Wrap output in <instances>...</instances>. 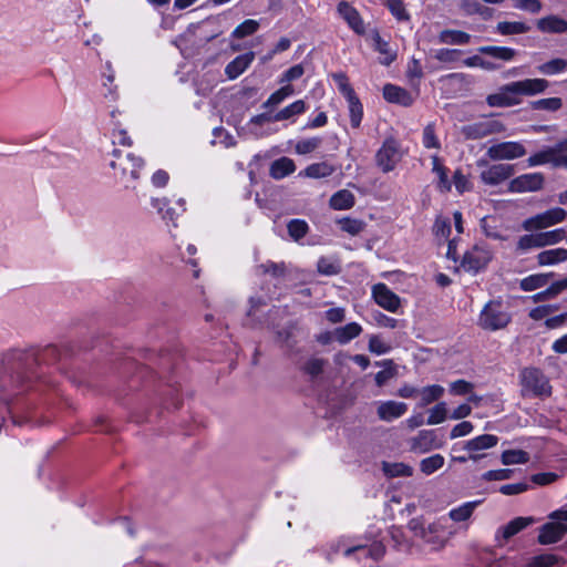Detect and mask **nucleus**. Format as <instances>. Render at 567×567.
Here are the masks:
<instances>
[{
    "label": "nucleus",
    "instance_id": "a18cd8bd",
    "mask_svg": "<svg viewBox=\"0 0 567 567\" xmlns=\"http://www.w3.org/2000/svg\"><path fill=\"white\" fill-rule=\"evenodd\" d=\"M368 348L371 353L382 355L389 353L392 349V346L380 336L373 334L369 338Z\"/></svg>",
    "mask_w": 567,
    "mask_h": 567
},
{
    "label": "nucleus",
    "instance_id": "a211bd4d",
    "mask_svg": "<svg viewBox=\"0 0 567 567\" xmlns=\"http://www.w3.org/2000/svg\"><path fill=\"white\" fill-rule=\"evenodd\" d=\"M342 553L346 557H349L352 554H357L358 558L361 557L364 558H371L373 560H379L381 557H383L385 553V548L381 542H373L372 544L368 545H355L352 547H346L342 549Z\"/></svg>",
    "mask_w": 567,
    "mask_h": 567
},
{
    "label": "nucleus",
    "instance_id": "c756f323",
    "mask_svg": "<svg viewBox=\"0 0 567 567\" xmlns=\"http://www.w3.org/2000/svg\"><path fill=\"white\" fill-rule=\"evenodd\" d=\"M481 504H482L481 499L463 503L458 507L452 508L449 512V516L453 522H456V523L465 522L472 516L475 508L477 506H480Z\"/></svg>",
    "mask_w": 567,
    "mask_h": 567
},
{
    "label": "nucleus",
    "instance_id": "09e8293b",
    "mask_svg": "<svg viewBox=\"0 0 567 567\" xmlns=\"http://www.w3.org/2000/svg\"><path fill=\"white\" fill-rule=\"evenodd\" d=\"M287 228H288L289 236L296 241L303 238L309 229L308 224L302 219L290 220L288 223Z\"/></svg>",
    "mask_w": 567,
    "mask_h": 567
},
{
    "label": "nucleus",
    "instance_id": "e2e57ef3",
    "mask_svg": "<svg viewBox=\"0 0 567 567\" xmlns=\"http://www.w3.org/2000/svg\"><path fill=\"white\" fill-rule=\"evenodd\" d=\"M474 430V425L470 421H462L453 426L450 432V439L454 440L457 437L466 436Z\"/></svg>",
    "mask_w": 567,
    "mask_h": 567
},
{
    "label": "nucleus",
    "instance_id": "423d86ee",
    "mask_svg": "<svg viewBox=\"0 0 567 567\" xmlns=\"http://www.w3.org/2000/svg\"><path fill=\"white\" fill-rule=\"evenodd\" d=\"M498 443V437L492 434H482L468 441L456 443L452 446V452L456 453L460 451H466L470 453V457L472 461H478L485 455L482 451L489 450L496 446Z\"/></svg>",
    "mask_w": 567,
    "mask_h": 567
},
{
    "label": "nucleus",
    "instance_id": "5701e85b",
    "mask_svg": "<svg viewBox=\"0 0 567 567\" xmlns=\"http://www.w3.org/2000/svg\"><path fill=\"white\" fill-rule=\"evenodd\" d=\"M307 111V104L303 100H297L286 107L278 111L275 115L269 117V121L281 122L290 121L293 123L296 117L303 114Z\"/></svg>",
    "mask_w": 567,
    "mask_h": 567
},
{
    "label": "nucleus",
    "instance_id": "338daca9",
    "mask_svg": "<svg viewBox=\"0 0 567 567\" xmlns=\"http://www.w3.org/2000/svg\"><path fill=\"white\" fill-rule=\"evenodd\" d=\"M324 364L326 360L319 358H311L306 362L305 371L311 377H317L322 372Z\"/></svg>",
    "mask_w": 567,
    "mask_h": 567
},
{
    "label": "nucleus",
    "instance_id": "4468645a",
    "mask_svg": "<svg viewBox=\"0 0 567 567\" xmlns=\"http://www.w3.org/2000/svg\"><path fill=\"white\" fill-rule=\"evenodd\" d=\"M372 297L378 306L389 312H398L401 300L385 284H377L372 287Z\"/></svg>",
    "mask_w": 567,
    "mask_h": 567
},
{
    "label": "nucleus",
    "instance_id": "de8ad7c7",
    "mask_svg": "<svg viewBox=\"0 0 567 567\" xmlns=\"http://www.w3.org/2000/svg\"><path fill=\"white\" fill-rule=\"evenodd\" d=\"M542 246H551L560 243L561 240H567V234L564 228H557L549 231L539 233Z\"/></svg>",
    "mask_w": 567,
    "mask_h": 567
},
{
    "label": "nucleus",
    "instance_id": "3c124183",
    "mask_svg": "<svg viewBox=\"0 0 567 567\" xmlns=\"http://www.w3.org/2000/svg\"><path fill=\"white\" fill-rule=\"evenodd\" d=\"M322 143L321 137H310L298 141L295 151L299 155H306L316 151Z\"/></svg>",
    "mask_w": 567,
    "mask_h": 567
},
{
    "label": "nucleus",
    "instance_id": "f257e3e1",
    "mask_svg": "<svg viewBox=\"0 0 567 567\" xmlns=\"http://www.w3.org/2000/svg\"><path fill=\"white\" fill-rule=\"evenodd\" d=\"M512 321L508 306L502 299L489 300L481 310L477 324L485 331L505 329Z\"/></svg>",
    "mask_w": 567,
    "mask_h": 567
},
{
    "label": "nucleus",
    "instance_id": "72a5a7b5",
    "mask_svg": "<svg viewBox=\"0 0 567 567\" xmlns=\"http://www.w3.org/2000/svg\"><path fill=\"white\" fill-rule=\"evenodd\" d=\"M333 172L334 167L331 164L327 162H320L307 166L306 169L300 173V175L309 178H323L332 175Z\"/></svg>",
    "mask_w": 567,
    "mask_h": 567
},
{
    "label": "nucleus",
    "instance_id": "2f4dec72",
    "mask_svg": "<svg viewBox=\"0 0 567 567\" xmlns=\"http://www.w3.org/2000/svg\"><path fill=\"white\" fill-rule=\"evenodd\" d=\"M444 394V388L439 384H432L419 390V406L424 408L434 401L441 399Z\"/></svg>",
    "mask_w": 567,
    "mask_h": 567
},
{
    "label": "nucleus",
    "instance_id": "37998d69",
    "mask_svg": "<svg viewBox=\"0 0 567 567\" xmlns=\"http://www.w3.org/2000/svg\"><path fill=\"white\" fill-rule=\"evenodd\" d=\"M447 419V406L445 402H439L429 410L426 424L436 425L443 423Z\"/></svg>",
    "mask_w": 567,
    "mask_h": 567
},
{
    "label": "nucleus",
    "instance_id": "7ed1b4c3",
    "mask_svg": "<svg viewBox=\"0 0 567 567\" xmlns=\"http://www.w3.org/2000/svg\"><path fill=\"white\" fill-rule=\"evenodd\" d=\"M520 384L524 395L549 396L551 386L547 377L536 368H525L520 374Z\"/></svg>",
    "mask_w": 567,
    "mask_h": 567
},
{
    "label": "nucleus",
    "instance_id": "052dcab7",
    "mask_svg": "<svg viewBox=\"0 0 567 567\" xmlns=\"http://www.w3.org/2000/svg\"><path fill=\"white\" fill-rule=\"evenodd\" d=\"M533 107L536 110L557 111L561 107V100L559 97H547L535 101Z\"/></svg>",
    "mask_w": 567,
    "mask_h": 567
},
{
    "label": "nucleus",
    "instance_id": "e433bc0d",
    "mask_svg": "<svg viewBox=\"0 0 567 567\" xmlns=\"http://www.w3.org/2000/svg\"><path fill=\"white\" fill-rule=\"evenodd\" d=\"M248 68V54H240L225 68V74L229 80L237 79Z\"/></svg>",
    "mask_w": 567,
    "mask_h": 567
},
{
    "label": "nucleus",
    "instance_id": "69168bd1",
    "mask_svg": "<svg viewBox=\"0 0 567 567\" xmlns=\"http://www.w3.org/2000/svg\"><path fill=\"white\" fill-rule=\"evenodd\" d=\"M512 474H513V471L512 470H507V468L491 470V471L485 472L482 475V478L484 481H487V482H491V481H505V480L511 478Z\"/></svg>",
    "mask_w": 567,
    "mask_h": 567
},
{
    "label": "nucleus",
    "instance_id": "5fc2aeb1",
    "mask_svg": "<svg viewBox=\"0 0 567 567\" xmlns=\"http://www.w3.org/2000/svg\"><path fill=\"white\" fill-rule=\"evenodd\" d=\"M542 240L539 233L524 235L518 239L517 249L522 251H526L532 248H542Z\"/></svg>",
    "mask_w": 567,
    "mask_h": 567
},
{
    "label": "nucleus",
    "instance_id": "0eeeda50",
    "mask_svg": "<svg viewBox=\"0 0 567 567\" xmlns=\"http://www.w3.org/2000/svg\"><path fill=\"white\" fill-rule=\"evenodd\" d=\"M566 216L565 209L560 207L550 208L524 220L523 228L527 231L544 229L564 221Z\"/></svg>",
    "mask_w": 567,
    "mask_h": 567
},
{
    "label": "nucleus",
    "instance_id": "6ab92c4d",
    "mask_svg": "<svg viewBox=\"0 0 567 567\" xmlns=\"http://www.w3.org/2000/svg\"><path fill=\"white\" fill-rule=\"evenodd\" d=\"M338 12L348 25L358 34H363L365 29L358 10L347 1L338 4Z\"/></svg>",
    "mask_w": 567,
    "mask_h": 567
},
{
    "label": "nucleus",
    "instance_id": "bf43d9fd",
    "mask_svg": "<svg viewBox=\"0 0 567 567\" xmlns=\"http://www.w3.org/2000/svg\"><path fill=\"white\" fill-rule=\"evenodd\" d=\"M317 269L320 274L331 276L339 272V265L327 257H321L317 262Z\"/></svg>",
    "mask_w": 567,
    "mask_h": 567
},
{
    "label": "nucleus",
    "instance_id": "c9c22d12",
    "mask_svg": "<svg viewBox=\"0 0 567 567\" xmlns=\"http://www.w3.org/2000/svg\"><path fill=\"white\" fill-rule=\"evenodd\" d=\"M354 205V196L348 189H341L330 198V206L337 210L349 209Z\"/></svg>",
    "mask_w": 567,
    "mask_h": 567
},
{
    "label": "nucleus",
    "instance_id": "dca6fc26",
    "mask_svg": "<svg viewBox=\"0 0 567 567\" xmlns=\"http://www.w3.org/2000/svg\"><path fill=\"white\" fill-rule=\"evenodd\" d=\"M486 103L492 107H508L518 105L520 99H517L516 93L513 92V84L511 82L501 86L496 93L487 95Z\"/></svg>",
    "mask_w": 567,
    "mask_h": 567
},
{
    "label": "nucleus",
    "instance_id": "0e129e2a",
    "mask_svg": "<svg viewBox=\"0 0 567 567\" xmlns=\"http://www.w3.org/2000/svg\"><path fill=\"white\" fill-rule=\"evenodd\" d=\"M474 385L465 380H456L450 384V392L454 395L470 394Z\"/></svg>",
    "mask_w": 567,
    "mask_h": 567
},
{
    "label": "nucleus",
    "instance_id": "9b49d317",
    "mask_svg": "<svg viewBox=\"0 0 567 567\" xmlns=\"http://www.w3.org/2000/svg\"><path fill=\"white\" fill-rule=\"evenodd\" d=\"M515 173L514 166L509 164L498 163L487 165L480 174L481 181L485 185L497 186L511 178Z\"/></svg>",
    "mask_w": 567,
    "mask_h": 567
},
{
    "label": "nucleus",
    "instance_id": "412c9836",
    "mask_svg": "<svg viewBox=\"0 0 567 567\" xmlns=\"http://www.w3.org/2000/svg\"><path fill=\"white\" fill-rule=\"evenodd\" d=\"M370 39L373 49L381 55L379 62L382 65H390L396 59V53L391 49L389 42L382 39L377 30L370 33Z\"/></svg>",
    "mask_w": 567,
    "mask_h": 567
},
{
    "label": "nucleus",
    "instance_id": "7c9ffc66",
    "mask_svg": "<svg viewBox=\"0 0 567 567\" xmlns=\"http://www.w3.org/2000/svg\"><path fill=\"white\" fill-rule=\"evenodd\" d=\"M471 34L460 30H443L439 34V41L444 44L464 45L470 43Z\"/></svg>",
    "mask_w": 567,
    "mask_h": 567
},
{
    "label": "nucleus",
    "instance_id": "f704fd0d",
    "mask_svg": "<svg viewBox=\"0 0 567 567\" xmlns=\"http://www.w3.org/2000/svg\"><path fill=\"white\" fill-rule=\"evenodd\" d=\"M533 523L530 517H516L499 529L504 539H509Z\"/></svg>",
    "mask_w": 567,
    "mask_h": 567
},
{
    "label": "nucleus",
    "instance_id": "864d4df0",
    "mask_svg": "<svg viewBox=\"0 0 567 567\" xmlns=\"http://www.w3.org/2000/svg\"><path fill=\"white\" fill-rule=\"evenodd\" d=\"M464 65L467 68H481L486 71H493L499 68L498 64L485 60L481 58L480 55H473L463 61Z\"/></svg>",
    "mask_w": 567,
    "mask_h": 567
},
{
    "label": "nucleus",
    "instance_id": "1a4fd4ad",
    "mask_svg": "<svg viewBox=\"0 0 567 567\" xmlns=\"http://www.w3.org/2000/svg\"><path fill=\"white\" fill-rule=\"evenodd\" d=\"M113 156L115 159L110 163L113 169H120L123 176L130 175L132 181H136L140 177V171L144 165V161L141 157L132 153L123 154L120 150H114Z\"/></svg>",
    "mask_w": 567,
    "mask_h": 567
},
{
    "label": "nucleus",
    "instance_id": "473e14b6",
    "mask_svg": "<svg viewBox=\"0 0 567 567\" xmlns=\"http://www.w3.org/2000/svg\"><path fill=\"white\" fill-rule=\"evenodd\" d=\"M478 52L502 61H512L516 51L508 47L485 45L478 48Z\"/></svg>",
    "mask_w": 567,
    "mask_h": 567
},
{
    "label": "nucleus",
    "instance_id": "603ef678",
    "mask_svg": "<svg viewBox=\"0 0 567 567\" xmlns=\"http://www.w3.org/2000/svg\"><path fill=\"white\" fill-rule=\"evenodd\" d=\"M422 143L425 148H441V142L437 138L433 124H427L422 133Z\"/></svg>",
    "mask_w": 567,
    "mask_h": 567
},
{
    "label": "nucleus",
    "instance_id": "ddd939ff",
    "mask_svg": "<svg viewBox=\"0 0 567 567\" xmlns=\"http://www.w3.org/2000/svg\"><path fill=\"white\" fill-rule=\"evenodd\" d=\"M491 259L492 255L488 249L481 246H474L471 250L465 252L462 260V267L466 271L477 274L486 267Z\"/></svg>",
    "mask_w": 567,
    "mask_h": 567
},
{
    "label": "nucleus",
    "instance_id": "49530a36",
    "mask_svg": "<svg viewBox=\"0 0 567 567\" xmlns=\"http://www.w3.org/2000/svg\"><path fill=\"white\" fill-rule=\"evenodd\" d=\"M332 78L339 92L344 96L346 100L357 96L353 87L349 83L348 76L344 73H336L332 75Z\"/></svg>",
    "mask_w": 567,
    "mask_h": 567
},
{
    "label": "nucleus",
    "instance_id": "a878e982",
    "mask_svg": "<svg viewBox=\"0 0 567 567\" xmlns=\"http://www.w3.org/2000/svg\"><path fill=\"white\" fill-rule=\"evenodd\" d=\"M567 289V277L551 282L545 290L530 297L534 302L550 300Z\"/></svg>",
    "mask_w": 567,
    "mask_h": 567
},
{
    "label": "nucleus",
    "instance_id": "393cba45",
    "mask_svg": "<svg viewBox=\"0 0 567 567\" xmlns=\"http://www.w3.org/2000/svg\"><path fill=\"white\" fill-rule=\"evenodd\" d=\"M537 28L542 32L564 33L567 31V21L557 16H548L538 20Z\"/></svg>",
    "mask_w": 567,
    "mask_h": 567
},
{
    "label": "nucleus",
    "instance_id": "13d9d810",
    "mask_svg": "<svg viewBox=\"0 0 567 567\" xmlns=\"http://www.w3.org/2000/svg\"><path fill=\"white\" fill-rule=\"evenodd\" d=\"M377 365H381V367H385V368L389 367V369H384L382 371H379L375 374L374 380H375L377 385L382 386L384 383H386L394 375V372L391 369L392 360H383L381 362H377Z\"/></svg>",
    "mask_w": 567,
    "mask_h": 567
},
{
    "label": "nucleus",
    "instance_id": "680f3d73",
    "mask_svg": "<svg viewBox=\"0 0 567 567\" xmlns=\"http://www.w3.org/2000/svg\"><path fill=\"white\" fill-rule=\"evenodd\" d=\"M557 310H558V306H556V305L538 306L536 308H533L529 311V318L538 321V320H542V319L548 317L549 315H551L553 312H555Z\"/></svg>",
    "mask_w": 567,
    "mask_h": 567
},
{
    "label": "nucleus",
    "instance_id": "f3484780",
    "mask_svg": "<svg viewBox=\"0 0 567 567\" xmlns=\"http://www.w3.org/2000/svg\"><path fill=\"white\" fill-rule=\"evenodd\" d=\"M513 92L516 93L517 99L520 96H533L543 93L548 87L549 83L545 79H525L512 82Z\"/></svg>",
    "mask_w": 567,
    "mask_h": 567
},
{
    "label": "nucleus",
    "instance_id": "9d476101",
    "mask_svg": "<svg viewBox=\"0 0 567 567\" xmlns=\"http://www.w3.org/2000/svg\"><path fill=\"white\" fill-rule=\"evenodd\" d=\"M505 131V125L497 120L486 118L475 123L464 125L461 130L463 136L467 140H480L492 134H498Z\"/></svg>",
    "mask_w": 567,
    "mask_h": 567
},
{
    "label": "nucleus",
    "instance_id": "a19ab883",
    "mask_svg": "<svg viewBox=\"0 0 567 567\" xmlns=\"http://www.w3.org/2000/svg\"><path fill=\"white\" fill-rule=\"evenodd\" d=\"M496 29L501 34L509 35L526 33L530 28L520 21H503L497 24Z\"/></svg>",
    "mask_w": 567,
    "mask_h": 567
},
{
    "label": "nucleus",
    "instance_id": "8fccbe9b",
    "mask_svg": "<svg viewBox=\"0 0 567 567\" xmlns=\"http://www.w3.org/2000/svg\"><path fill=\"white\" fill-rule=\"evenodd\" d=\"M461 53L460 50L443 48L435 50L433 56L444 64H453L460 61Z\"/></svg>",
    "mask_w": 567,
    "mask_h": 567
},
{
    "label": "nucleus",
    "instance_id": "c85d7f7f",
    "mask_svg": "<svg viewBox=\"0 0 567 567\" xmlns=\"http://www.w3.org/2000/svg\"><path fill=\"white\" fill-rule=\"evenodd\" d=\"M296 169L293 161L289 157H280L276 159L270 166V175L275 179H281L292 174Z\"/></svg>",
    "mask_w": 567,
    "mask_h": 567
},
{
    "label": "nucleus",
    "instance_id": "4d7b16f0",
    "mask_svg": "<svg viewBox=\"0 0 567 567\" xmlns=\"http://www.w3.org/2000/svg\"><path fill=\"white\" fill-rule=\"evenodd\" d=\"M386 7L399 21L409 20L403 0H386Z\"/></svg>",
    "mask_w": 567,
    "mask_h": 567
},
{
    "label": "nucleus",
    "instance_id": "4be33fe9",
    "mask_svg": "<svg viewBox=\"0 0 567 567\" xmlns=\"http://www.w3.org/2000/svg\"><path fill=\"white\" fill-rule=\"evenodd\" d=\"M383 97L389 103H395L402 106H410L414 101L409 91L390 83L383 86Z\"/></svg>",
    "mask_w": 567,
    "mask_h": 567
},
{
    "label": "nucleus",
    "instance_id": "b1692460",
    "mask_svg": "<svg viewBox=\"0 0 567 567\" xmlns=\"http://www.w3.org/2000/svg\"><path fill=\"white\" fill-rule=\"evenodd\" d=\"M553 276V272L529 275L519 281V288L523 291H534L536 289L546 287L548 286Z\"/></svg>",
    "mask_w": 567,
    "mask_h": 567
},
{
    "label": "nucleus",
    "instance_id": "c03bdc74",
    "mask_svg": "<svg viewBox=\"0 0 567 567\" xmlns=\"http://www.w3.org/2000/svg\"><path fill=\"white\" fill-rule=\"evenodd\" d=\"M528 460V453L523 450H507L502 453V463L505 465L524 464Z\"/></svg>",
    "mask_w": 567,
    "mask_h": 567
},
{
    "label": "nucleus",
    "instance_id": "f8f14e48",
    "mask_svg": "<svg viewBox=\"0 0 567 567\" xmlns=\"http://www.w3.org/2000/svg\"><path fill=\"white\" fill-rule=\"evenodd\" d=\"M544 175L542 173H527L513 178L509 182L508 190L511 193L537 192L544 185Z\"/></svg>",
    "mask_w": 567,
    "mask_h": 567
},
{
    "label": "nucleus",
    "instance_id": "39448f33",
    "mask_svg": "<svg viewBox=\"0 0 567 567\" xmlns=\"http://www.w3.org/2000/svg\"><path fill=\"white\" fill-rule=\"evenodd\" d=\"M549 518L551 520L539 530L538 542L542 545L555 544L567 534V511H555Z\"/></svg>",
    "mask_w": 567,
    "mask_h": 567
},
{
    "label": "nucleus",
    "instance_id": "2eb2a0df",
    "mask_svg": "<svg viewBox=\"0 0 567 567\" xmlns=\"http://www.w3.org/2000/svg\"><path fill=\"white\" fill-rule=\"evenodd\" d=\"M440 447L442 442L434 430H422L410 440V449L415 453H427Z\"/></svg>",
    "mask_w": 567,
    "mask_h": 567
},
{
    "label": "nucleus",
    "instance_id": "20e7f679",
    "mask_svg": "<svg viewBox=\"0 0 567 567\" xmlns=\"http://www.w3.org/2000/svg\"><path fill=\"white\" fill-rule=\"evenodd\" d=\"M404 154L400 142L394 137H388L375 154V163L383 173H390L402 161Z\"/></svg>",
    "mask_w": 567,
    "mask_h": 567
},
{
    "label": "nucleus",
    "instance_id": "4c0bfd02",
    "mask_svg": "<svg viewBox=\"0 0 567 567\" xmlns=\"http://www.w3.org/2000/svg\"><path fill=\"white\" fill-rule=\"evenodd\" d=\"M539 73L544 75H556L567 71V60L566 59H551L540 65L537 66Z\"/></svg>",
    "mask_w": 567,
    "mask_h": 567
},
{
    "label": "nucleus",
    "instance_id": "ea45409f",
    "mask_svg": "<svg viewBox=\"0 0 567 567\" xmlns=\"http://www.w3.org/2000/svg\"><path fill=\"white\" fill-rule=\"evenodd\" d=\"M382 470L384 474L389 477L411 476L413 473L412 467L404 463L383 462Z\"/></svg>",
    "mask_w": 567,
    "mask_h": 567
},
{
    "label": "nucleus",
    "instance_id": "58836bf2",
    "mask_svg": "<svg viewBox=\"0 0 567 567\" xmlns=\"http://www.w3.org/2000/svg\"><path fill=\"white\" fill-rule=\"evenodd\" d=\"M444 456L441 454H433L429 457L423 458L420 462V470L425 475H431L443 467Z\"/></svg>",
    "mask_w": 567,
    "mask_h": 567
},
{
    "label": "nucleus",
    "instance_id": "cd10ccee",
    "mask_svg": "<svg viewBox=\"0 0 567 567\" xmlns=\"http://www.w3.org/2000/svg\"><path fill=\"white\" fill-rule=\"evenodd\" d=\"M567 260L566 248H554L543 250L537 255V261L540 266H550Z\"/></svg>",
    "mask_w": 567,
    "mask_h": 567
},
{
    "label": "nucleus",
    "instance_id": "6e6552de",
    "mask_svg": "<svg viewBox=\"0 0 567 567\" xmlns=\"http://www.w3.org/2000/svg\"><path fill=\"white\" fill-rule=\"evenodd\" d=\"M526 153L524 144L516 141L496 143L486 151L492 161H513L525 156Z\"/></svg>",
    "mask_w": 567,
    "mask_h": 567
},
{
    "label": "nucleus",
    "instance_id": "79ce46f5",
    "mask_svg": "<svg viewBox=\"0 0 567 567\" xmlns=\"http://www.w3.org/2000/svg\"><path fill=\"white\" fill-rule=\"evenodd\" d=\"M350 123L353 128H358L363 117V106L358 96L347 100Z\"/></svg>",
    "mask_w": 567,
    "mask_h": 567
},
{
    "label": "nucleus",
    "instance_id": "f03ea898",
    "mask_svg": "<svg viewBox=\"0 0 567 567\" xmlns=\"http://www.w3.org/2000/svg\"><path fill=\"white\" fill-rule=\"evenodd\" d=\"M550 164L554 167H567V137L554 146H548L527 158L528 167Z\"/></svg>",
    "mask_w": 567,
    "mask_h": 567
},
{
    "label": "nucleus",
    "instance_id": "bb28decb",
    "mask_svg": "<svg viewBox=\"0 0 567 567\" xmlns=\"http://www.w3.org/2000/svg\"><path fill=\"white\" fill-rule=\"evenodd\" d=\"M362 332V327L357 322H350L343 327L336 328L333 338L340 344H347Z\"/></svg>",
    "mask_w": 567,
    "mask_h": 567
},
{
    "label": "nucleus",
    "instance_id": "774afa93",
    "mask_svg": "<svg viewBox=\"0 0 567 567\" xmlns=\"http://www.w3.org/2000/svg\"><path fill=\"white\" fill-rule=\"evenodd\" d=\"M303 68L300 64L293 65L281 75L280 83L285 84L298 80L303 75Z\"/></svg>",
    "mask_w": 567,
    "mask_h": 567
},
{
    "label": "nucleus",
    "instance_id": "aec40b11",
    "mask_svg": "<svg viewBox=\"0 0 567 567\" xmlns=\"http://www.w3.org/2000/svg\"><path fill=\"white\" fill-rule=\"evenodd\" d=\"M406 411V403L389 400L379 404L377 413L380 420L391 422L401 417Z\"/></svg>",
    "mask_w": 567,
    "mask_h": 567
},
{
    "label": "nucleus",
    "instance_id": "6e6d98bb",
    "mask_svg": "<svg viewBox=\"0 0 567 567\" xmlns=\"http://www.w3.org/2000/svg\"><path fill=\"white\" fill-rule=\"evenodd\" d=\"M338 223L343 231L352 236L359 235L364 228V223L359 219L342 218Z\"/></svg>",
    "mask_w": 567,
    "mask_h": 567
}]
</instances>
